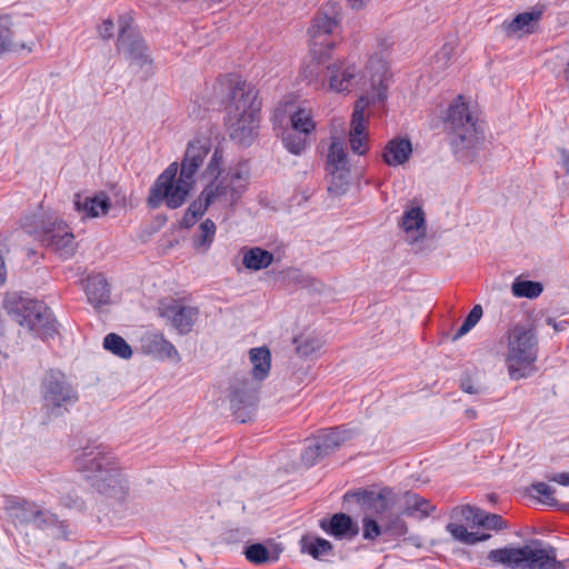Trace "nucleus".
<instances>
[{
  "label": "nucleus",
  "instance_id": "f257e3e1",
  "mask_svg": "<svg viewBox=\"0 0 569 569\" xmlns=\"http://www.w3.org/2000/svg\"><path fill=\"white\" fill-rule=\"evenodd\" d=\"M73 462L101 496L122 500L128 491V482L113 453L103 445L91 442L74 451Z\"/></svg>",
  "mask_w": 569,
  "mask_h": 569
},
{
  "label": "nucleus",
  "instance_id": "f03ea898",
  "mask_svg": "<svg viewBox=\"0 0 569 569\" xmlns=\"http://www.w3.org/2000/svg\"><path fill=\"white\" fill-rule=\"evenodd\" d=\"M488 560L510 569H569V558L558 560L557 549L539 539L529 540L520 547L493 549L489 551Z\"/></svg>",
  "mask_w": 569,
  "mask_h": 569
},
{
  "label": "nucleus",
  "instance_id": "7ed1b4c3",
  "mask_svg": "<svg viewBox=\"0 0 569 569\" xmlns=\"http://www.w3.org/2000/svg\"><path fill=\"white\" fill-rule=\"evenodd\" d=\"M221 166L222 154L214 150L206 169V176L212 177V180L203 188L202 193L210 206L230 208L247 190L249 169L246 163L238 164L221 176Z\"/></svg>",
  "mask_w": 569,
  "mask_h": 569
},
{
  "label": "nucleus",
  "instance_id": "20e7f679",
  "mask_svg": "<svg viewBox=\"0 0 569 569\" xmlns=\"http://www.w3.org/2000/svg\"><path fill=\"white\" fill-rule=\"evenodd\" d=\"M258 92L247 82H238L227 104V124L231 139L242 144L251 143L259 122Z\"/></svg>",
  "mask_w": 569,
  "mask_h": 569
},
{
  "label": "nucleus",
  "instance_id": "39448f33",
  "mask_svg": "<svg viewBox=\"0 0 569 569\" xmlns=\"http://www.w3.org/2000/svg\"><path fill=\"white\" fill-rule=\"evenodd\" d=\"M23 228L63 259L71 258L77 251L78 244L73 232L53 212L32 214L26 219Z\"/></svg>",
  "mask_w": 569,
  "mask_h": 569
},
{
  "label": "nucleus",
  "instance_id": "423d86ee",
  "mask_svg": "<svg viewBox=\"0 0 569 569\" xmlns=\"http://www.w3.org/2000/svg\"><path fill=\"white\" fill-rule=\"evenodd\" d=\"M538 340L532 330L515 326L508 333L506 365L509 377L520 380L531 377L536 371Z\"/></svg>",
  "mask_w": 569,
  "mask_h": 569
},
{
  "label": "nucleus",
  "instance_id": "0eeeda50",
  "mask_svg": "<svg viewBox=\"0 0 569 569\" xmlns=\"http://www.w3.org/2000/svg\"><path fill=\"white\" fill-rule=\"evenodd\" d=\"M3 307L21 327L39 336H47L54 331L50 310L38 300L11 292L6 296Z\"/></svg>",
  "mask_w": 569,
  "mask_h": 569
},
{
  "label": "nucleus",
  "instance_id": "6e6552de",
  "mask_svg": "<svg viewBox=\"0 0 569 569\" xmlns=\"http://www.w3.org/2000/svg\"><path fill=\"white\" fill-rule=\"evenodd\" d=\"M370 77V87L366 88V74L361 71L357 63L347 59H337L328 63L325 68V82L322 90L330 93L348 96L355 89H362L367 93L372 92L371 80L377 74L385 78L383 67Z\"/></svg>",
  "mask_w": 569,
  "mask_h": 569
},
{
  "label": "nucleus",
  "instance_id": "1a4fd4ad",
  "mask_svg": "<svg viewBox=\"0 0 569 569\" xmlns=\"http://www.w3.org/2000/svg\"><path fill=\"white\" fill-rule=\"evenodd\" d=\"M372 92L362 94L355 103L352 118L350 122L349 142L351 150L359 154H366L368 150V118L365 114L366 109L376 103H382L387 99V86L383 84L382 74H377L371 80Z\"/></svg>",
  "mask_w": 569,
  "mask_h": 569
},
{
  "label": "nucleus",
  "instance_id": "9d476101",
  "mask_svg": "<svg viewBox=\"0 0 569 569\" xmlns=\"http://www.w3.org/2000/svg\"><path fill=\"white\" fill-rule=\"evenodd\" d=\"M178 170V163L172 162L157 178L147 199L150 208L156 209L164 203L170 209H177L184 203L193 184L181 174L177 177Z\"/></svg>",
  "mask_w": 569,
  "mask_h": 569
},
{
  "label": "nucleus",
  "instance_id": "9b49d317",
  "mask_svg": "<svg viewBox=\"0 0 569 569\" xmlns=\"http://www.w3.org/2000/svg\"><path fill=\"white\" fill-rule=\"evenodd\" d=\"M342 19L341 6L328 2L320 8L308 29L310 52L318 59L329 54L335 48L330 36L339 28Z\"/></svg>",
  "mask_w": 569,
  "mask_h": 569
},
{
  "label": "nucleus",
  "instance_id": "f8f14e48",
  "mask_svg": "<svg viewBox=\"0 0 569 569\" xmlns=\"http://www.w3.org/2000/svg\"><path fill=\"white\" fill-rule=\"evenodd\" d=\"M40 393L43 408L50 417L62 416L78 401L77 390L59 370H48L43 375Z\"/></svg>",
  "mask_w": 569,
  "mask_h": 569
},
{
  "label": "nucleus",
  "instance_id": "ddd939ff",
  "mask_svg": "<svg viewBox=\"0 0 569 569\" xmlns=\"http://www.w3.org/2000/svg\"><path fill=\"white\" fill-rule=\"evenodd\" d=\"M446 124L456 153L473 149L481 140L476 120L461 97L449 106Z\"/></svg>",
  "mask_w": 569,
  "mask_h": 569
},
{
  "label": "nucleus",
  "instance_id": "4468645a",
  "mask_svg": "<svg viewBox=\"0 0 569 569\" xmlns=\"http://www.w3.org/2000/svg\"><path fill=\"white\" fill-rule=\"evenodd\" d=\"M159 315L179 335L186 336L192 331L194 323L199 319L200 311L197 307L184 306L179 301H172L161 305Z\"/></svg>",
  "mask_w": 569,
  "mask_h": 569
},
{
  "label": "nucleus",
  "instance_id": "2eb2a0df",
  "mask_svg": "<svg viewBox=\"0 0 569 569\" xmlns=\"http://www.w3.org/2000/svg\"><path fill=\"white\" fill-rule=\"evenodd\" d=\"M211 149L208 138H197L188 143L183 159L181 161L180 174L194 183V174L203 164Z\"/></svg>",
  "mask_w": 569,
  "mask_h": 569
},
{
  "label": "nucleus",
  "instance_id": "dca6fc26",
  "mask_svg": "<svg viewBox=\"0 0 569 569\" xmlns=\"http://www.w3.org/2000/svg\"><path fill=\"white\" fill-rule=\"evenodd\" d=\"M453 516L465 520L470 526L483 527L489 530H500L507 528V523L501 516L490 513L471 506H460L455 508Z\"/></svg>",
  "mask_w": 569,
  "mask_h": 569
},
{
  "label": "nucleus",
  "instance_id": "f3484780",
  "mask_svg": "<svg viewBox=\"0 0 569 569\" xmlns=\"http://www.w3.org/2000/svg\"><path fill=\"white\" fill-rule=\"evenodd\" d=\"M259 381L247 376H234L230 385L231 408L239 410L242 407L252 406L257 401Z\"/></svg>",
  "mask_w": 569,
  "mask_h": 569
},
{
  "label": "nucleus",
  "instance_id": "a211bd4d",
  "mask_svg": "<svg viewBox=\"0 0 569 569\" xmlns=\"http://www.w3.org/2000/svg\"><path fill=\"white\" fill-rule=\"evenodd\" d=\"M319 526L326 533L337 539L352 538L359 532L357 523L342 512L335 513L330 519H321Z\"/></svg>",
  "mask_w": 569,
  "mask_h": 569
},
{
  "label": "nucleus",
  "instance_id": "6ab92c4d",
  "mask_svg": "<svg viewBox=\"0 0 569 569\" xmlns=\"http://www.w3.org/2000/svg\"><path fill=\"white\" fill-rule=\"evenodd\" d=\"M412 143L409 138L396 137L387 142L382 159L390 167L403 166L412 154Z\"/></svg>",
  "mask_w": 569,
  "mask_h": 569
},
{
  "label": "nucleus",
  "instance_id": "aec40b11",
  "mask_svg": "<svg viewBox=\"0 0 569 569\" xmlns=\"http://www.w3.org/2000/svg\"><path fill=\"white\" fill-rule=\"evenodd\" d=\"M401 228L410 243L423 239L427 234V224L422 209L415 207L406 210L401 219Z\"/></svg>",
  "mask_w": 569,
  "mask_h": 569
},
{
  "label": "nucleus",
  "instance_id": "412c9836",
  "mask_svg": "<svg viewBox=\"0 0 569 569\" xmlns=\"http://www.w3.org/2000/svg\"><path fill=\"white\" fill-rule=\"evenodd\" d=\"M118 48H123L126 56L132 63L142 67L143 64L151 62L144 41L140 37L129 40L126 34L124 26H121L119 31Z\"/></svg>",
  "mask_w": 569,
  "mask_h": 569
},
{
  "label": "nucleus",
  "instance_id": "4be33fe9",
  "mask_svg": "<svg viewBox=\"0 0 569 569\" xmlns=\"http://www.w3.org/2000/svg\"><path fill=\"white\" fill-rule=\"evenodd\" d=\"M74 208L84 217L98 218L106 216L109 212L111 202L109 197L103 192L92 197H84L83 199L77 194L74 200Z\"/></svg>",
  "mask_w": 569,
  "mask_h": 569
},
{
  "label": "nucleus",
  "instance_id": "5701e85b",
  "mask_svg": "<svg viewBox=\"0 0 569 569\" xmlns=\"http://www.w3.org/2000/svg\"><path fill=\"white\" fill-rule=\"evenodd\" d=\"M4 509L16 525L30 523L34 519V515H39V506L17 497L9 498Z\"/></svg>",
  "mask_w": 569,
  "mask_h": 569
},
{
  "label": "nucleus",
  "instance_id": "b1692460",
  "mask_svg": "<svg viewBox=\"0 0 569 569\" xmlns=\"http://www.w3.org/2000/svg\"><path fill=\"white\" fill-rule=\"evenodd\" d=\"M88 301L93 307L107 305L110 298V289L106 278L101 274L89 276L83 283Z\"/></svg>",
  "mask_w": 569,
  "mask_h": 569
},
{
  "label": "nucleus",
  "instance_id": "393cba45",
  "mask_svg": "<svg viewBox=\"0 0 569 569\" xmlns=\"http://www.w3.org/2000/svg\"><path fill=\"white\" fill-rule=\"evenodd\" d=\"M353 496L362 501L370 512L376 515H383L391 506V492L389 490L379 493L363 490L353 493Z\"/></svg>",
  "mask_w": 569,
  "mask_h": 569
},
{
  "label": "nucleus",
  "instance_id": "a878e982",
  "mask_svg": "<svg viewBox=\"0 0 569 569\" xmlns=\"http://www.w3.org/2000/svg\"><path fill=\"white\" fill-rule=\"evenodd\" d=\"M252 365V379L256 381L264 380L271 368V356L267 347L252 348L249 352Z\"/></svg>",
  "mask_w": 569,
  "mask_h": 569
},
{
  "label": "nucleus",
  "instance_id": "bb28decb",
  "mask_svg": "<svg viewBox=\"0 0 569 569\" xmlns=\"http://www.w3.org/2000/svg\"><path fill=\"white\" fill-rule=\"evenodd\" d=\"M273 253L260 247L242 250V264L253 271L268 268L273 262Z\"/></svg>",
  "mask_w": 569,
  "mask_h": 569
},
{
  "label": "nucleus",
  "instance_id": "cd10ccee",
  "mask_svg": "<svg viewBox=\"0 0 569 569\" xmlns=\"http://www.w3.org/2000/svg\"><path fill=\"white\" fill-rule=\"evenodd\" d=\"M144 348L161 359H179V352L176 347L161 333L149 335L146 339Z\"/></svg>",
  "mask_w": 569,
  "mask_h": 569
},
{
  "label": "nucleus",
  "instance_id": "c85d7f7f",
  "mask_svg": "<svg viewBox=\"0 0 569 569\" xmlns=\"http://www.w3.org/2000/svg\"><path fill=\"white\" fill-rule=\"evenodd\" d=\"M436 507L428 500L415 492H407L402 513L420 519L428 517Z\"/></svg>",
  "mask_w": 569,
  "mask_h": 569
},
{
  "label": "nucleus",
  "instance_id": "c756f323",
  "mask_svg": "<svg viewBox=\"0 0 569 569\" xmlns=\"http://www.w3.org/2000/svg\"><path fill=\"white\" fill-rule=\"evenodd\" d=\"M542 16V11H528L517 14L508 24H507V33L508 34H517V33H530L535 30L536 24L540 20Z\"/></svg>",
  "mask_w": 569,
  "mask_h": 569
},
{
  "label": "nucleus",
  "instance_id": "7c9ffc66",
  "mask_svg": "<svg viewBox=\"0 0 569 569\" xmlns=\"http://www.w3.org/2000/svg\"><path fill=\"white\" fill-rule=\"evenodd\" d=\"M37 528L40 529H47L49 527H54L57 529V532L53 533L57 538H63L67 539L69 536L68 531V525L64 521L58 520V518L49 512L48 510H44L39 507V515H34V519L30 522Z\"/></svg>",
  "mask_w": 569,
  "mask_h": 569
},
{
  "label": "nucleus",
  "instance_id": "2f4dec72",
  "mask_svg": "<svg viewBox=\"0 0 569 569\" xmlns=\"http://www.w3.org/2000/svg\"><path fill=\"white\" fill-rule=\"evenodd\" d=\"M350 439V435L346 430H327L322 431L317 438L316 441L319 447L322 449V452L327 456L339 448L343 442Z\"/></svg>",
  "mask_w": 569,
  "mask_h": 569
},
{
  "label": "nucleus",
  "instance_id": "473e14b6",
  "mask_svg": "<svg viewBox=\"0 0 569 569\" xmlns=\"http://www.w3.org/2000/svg\"><path fill=\"white\" fill-rule=\"evenodd\" d=\"M301 551L315 559H322L332 551V545L323 538L305 536L300 540Z\"/></svg>",
  "mask_w": 569,
  "mask_h": 569
},
{
  "label": "nucleus",
  "instance_id": "72a5a7b5",
  "mask_svg": "<svg viewBox=\"0 0 569 569\" xmlns=\"http://www.w3.org/2000/svg\"><path fill=\"white\" fill-rule=\"evenodd\" d=\"M290 123L295 131L308 136L316 130V122L309 109L298 108L290 116Z\"/></svg>",
  "mask_w": 569,
  "mask_h": 569
},
{
  "label": "nucleus",
  "instance_id": "f704fd0d",
  "mask_svg": "<svg viewBox=\"0 0 569 569\" xmlns=\"http://www.w3.org/2000/svg\"><path fill=\"white\" fill-rule=\"evenodd\" d=\"M330 181L328 191L333 196L343 194L349 187L350 182V169L349 168H336L328 170Z\"/></svg>",
  "mask_w": 569,
  "mask_h": 569
},
{
  "label": "nucleus",
  "instance_id": "c9c22d12",
  "mask_svg": "<svg viewBox=\"0 0 569 569\" xmlns=\"http://www.w3.org/2000/svg\"><path fill=\"white\" fill-rule=\"evenodd\" d=\"M447 530L458 541L466 545H475L479 541L488 540L491 536L489 533L479 535L470 532L463 525L450 522L447 525Z\"/></svg>",
  "mask_w": 569,
  "mask_h": 569
},
{
  "label": "nucleus",
  "instance_id": "e433bc0d",
  "mask_svg": "<svg viewBox=\"0 0 569 569\" xmlns=\"http://www.w3.org/2000/svg\"><path fill=\"white\" fill-rule=\"evenodd\" d=\"M103 347L112 355L122 359H130L132 356L131 347L117 333H108L103 339Z\"/></svg>",
  "mask_w": 569,
  "mask_h": 569
},
{
  "label": "nucleus",
  "instance_id": "4c0bfd02",
  "mask_svg": "<svg viewBox=\"0 0 569 569\" xmlns=\"http://www.w3.org/2000/svg\"><path fill=\"white\" fill-rule=\"evenodd\" d=\"M327 164L328 170L336 168H349L348 157L343 143L338 140V138H333L330 143L327 156Z\"/></svg>",
  "mask_w": 569,
  "mask_h": 569
},
{
  "label": "nucleus",
  "instance_id": "58836bf2",
  "mask_svg": "<svg viewBox=\"0 0 569 569\" xmlns=\"http://www.w3.org/2000/svg\"><path fill=\"white\" fill-rule=\"evenodd\" d=\"M246 558L254 565H264L276 562L279 559L278 553H271L262 543H253L246 548Z\"/></svg>",
  "mask_w": 569,
  "mask_h": 569
},
{
  "label": "nucleus",
  "instance_id": "ea45409f",
  "mask_svg": "<svg viewBox=\"0 0 569 569\" xmlns=\"http://www.w3.org/2000/svg\"><path fill=\"white\" fill-rule=\"evenodd\" d=\"M543 287L540 282L516 279L511 286L515 297L535 299L541 295Z\"/></svg>",
  "mask_w": 569,
  "mask_h": 569
},
{
  "label": "nucleus",
  "instance_id": "a19ab883",
  "mask_svg": "<svg viewBox=\"0 0 569 569\" xmlns=\"http://www.w3.org/2000/svg\"><path fill=\"white\" fill-rule=\"evenodd\" d=\"M209 207L210 203L207 201V199H204V196L201 192L198 199L189 204L183 216V226L187 228L192 227Z\"/></svg>",
  "mask_w": 569,
  "mask_h": 569
},
{
  "label": "nucleus",
  "instance_id": "79ce46f5",
  "mask_svg": "<svg viewBox=\"0 0 569 569\" xmlns=\"http://www.w3.org/2000/svg\"><path fill=\"white\" fill-rule=\"evenodd\" d=\"M297 352L303 357L311 356L321 349L323 341L318 336H300L295 339Z\"/></svg>",
  "mask_w": 569,
  "mask_h": 569
},
{
  "label": "nucleus",
  "instance_id": "37998d69",
  "mask_svg": "<svg viewBox=\"0 0 569 569\" xmlns=\"http://www.w3.org/2000/svg\"><path fill=\"white\" fill-rule=\"evenodd\" d=\"M282 142L284 148L296 156L301 154L308 146L307 136L298 131L286 133L282 138Z\"/></svg>",
  "mask_w": 569,
  "mask_h": 569
},
{
  "label": "nucleus",
  "instance_id": "c03bdc74",
  "mask_svg": "<svg viewBox=\"0 0 569 569\" xmlns=\"http://www.w3.org/2000/svg\"><path fill=\"white\" fill-rule=\"evenodd\" d=\"M216 234V224L212 220L206 219L199 226V236L194 239L197 248H204L206 250L211 246Z\"/></svg>",
  "mask_w": 569,
  "mask_h": 569
},
{
  "label": "nucleus",
  "instance_id": "a18cd8bd",
  "mask_svg": "<svg viewBox=\"0 0 569 569\" xmlns=\"http://www.w3.org/2000/svg\"><path fill=\"white\" fill-rule=\"evenodd\" d=\"M532 497L538 499L540 502L548 506H557L558 501L555 498V489L545 482H536L530 487Z\"/></svg>",
  "mask_w": 569,
  "mask_h": 569
},
{
  "label": "nucleus",
  "instance_id": "49530a36",
  "mask_svg": "<svg viewBox=\"0 0 569 569\" xmlns=\"http://www.w3.org/2000/svg\"><path fill=\"white\" fill-rule=\"evenodd\" d=\"M301 77L307 83L313 87L316 90H322L325 77L321 79L319 77V64L318 62L310 61L306 66L302 67Z\"/></svg>",
  "mask_w": 569,
  "mask_h": 569
},
{
  "label": "nucleus",
  "instance_id": "de8ad7c7",
  "mask_svg": "<svg viewBox=\"0 0 569 569\" xmlns=\"http://www.w3.org/2000/svg\"><path fill=\"white\" fill-rule=\"evenodd\" d=\"M11 19L8 16H0V57L12 47Z\"/></svg>",
  "mask_w": 569,
  "mask_h": 569
},
{
  "label": "nucleus",
  "instance_id": "09e8293b",
  "mask_svg": "<svg viewBox=\"0 0 569 569\" xmlns=\"http://www.w3.org/2000/svg\"><path fill=\"white\" fill-rule=\"evenodd\" d=\"M482 307L480 305H476L468 313L461 327L455 333L453 340H458L466 333H468L479 322V320L482 317Z\"/></svg>",
  "mask_w": 569,
  "mask_h": 569
},
{
  "label": "nucleus",
  "instance_id": "8fccbe9b",
  "mask_svg": "<svg viewBox=\"0 0 569 569\" xmlns=\"http://www.w3.org/2000/svg\"><path fill=\"white\" fill-rule=\"evenodd\" d=\"M362 527L363 538L368 540H375L382 531L377 520L372 519L370 516H366L362 519Z\"/></svg>",
  "mask_w": 569,
  "mask_h": 569
},
{
  "label": "nucleus",
  "instance_id": "3c124183",
  "mask_svg": "<svg viewBox=\"0 0 569 569\" xmlns=\"http://www.w3.org/2000/svg\"><path fill=\"white\" fill-rule=\"evenodd\" d=\"M326 456L317 441L312 446L307 447L301 453V459L306 466H313L319 458Z\"/></svg>",
  "mask_w": 569,
  "mask_h": 569
},
{
  "label": "nucleus",
  "instance_id": "603ef678",
  "mask_svg": "<svg viewBox=\"0 0 569 569\" xmlns=\"http://www.w3.org/2000/svg\"><path fill=\"white\" fill-rule=\"evenodd\" d=\"M385 531L390 532L395 536H403L408 531L406 522L400 518L396 517L388 525L385 526Z\"/></svg>",
  "mask_w": 569,
  "mask_h": 569
},
{
  "label": "nucleus",
  "instance_id": "864d4df0",
  "mask_svg": "<svg viewBox=\"0 0 569 569\" xmlns=\"http://www.w3.org/2000/svg\"><path fill=\"white\" fill-rule=\"evenodd\" d=\"M98 33L101 39L109 40L113 37L114 33V23L112 19L108 18L104 19L99 26H98Z\"/></svg>",
  "mask_w": 569,
  "mask_h": 569
},
{
  "label": "nucleus",
  "instance_id": "5fc2aeb1",
  "mask_svg": "<svg viewBox=\"0 0 569 569\" xmlns=\"http://www.w3.org/2000/svg\"><path fill=\"white\" fill-rule=\"evenodd\" d=\"M461 389L469 395H477L481 391L479 383L475 382L470 377L461 380Z\"/></svg>",
  "mask_w": 569,
  "mask_h": 569
},
{
  "label": "nucleus",
  "instance_id": "6e6d98bb",
  "mask_svg": "<svg viewBox=\"0 0 569 569\" xmlns=\"http://www.w3.org/2000/svg\"><path fill=\"white\" fill-rule=\"evenodd\" d=\"M452 53H453V48L447 43V44L442 46L440 51L437 53L436 58L438 61L443 60V66H445L450 61Z\"/></svg>",
  "mask_w": 569,
  "mask_h": 569
},
{
  "label": "nucleus",
  "instance_id": "4d7b16f0",
  "mask_svg": "<svg viewBox=\"0 0 569 569\" xmlns=\"http://www.w3.org/2000/svg\"><path fill=\"white\" fill-rule=\"evenodd\" d=\"M549 481L559 483L561 486H569V472L555 473L548 477Z\"/></svg>",
  "mask_w": 569,
  "mask_h": 569
},
{
  "label": "nucleus",
  "instance_id": "13d9d810",
  "mask_svg": "<svg viewBox=\"0 0 569 569\" xmlns=\"http://www.w3.org/2000/svg\"><path fill=\"white\" fill-rule=\"evenodd\" d=\"M346 2L351 10L360 11L369 4L370 0H346Z\"/></svg>",
  "mask_w": 569,
  "mask_h": 569
},
{
  "label": "nucleus",
  "instance_id": "bf43d9fd",
  "mask_svg": "<svg viewBox=\"0 0 569 569\" xmlns=\"http://www.w3.org/2000/svg\"><path fill=\"white\" fill-rule=\"evenodd\" d=\"M7 280V267L3 257V248L0 246V286Z\"/></svg>",
  "mask_w": 569,
  "mask_h": 569
},
{
  "label": "nucleus",
  "instance_id": "052dcab7",
  "mask_svg": "<svg viewBox=\"0 0 569 569\" xmlns=\"http://www.w3.org/2000/svg\"><path fill=\"white\" fill-rule=\"evenodd\" d=\"M547 323L549 326H551L555 329V331H563L567 328V325H568L567 321L557 322V321H555L551 318H549L547 320Z\"/></svg>",
  "mask_w": 569,
  "mask_h": 569
},
{
  "label": "nucleus",
  "instance_id": "680f3d73",
  "mask_svg": "<svg viewBox=\"0 0 569 569\" xmlns=\"http://www.w3.org/2000/svg\"><path fill=\"white\" fill-rule=\"evenodd\" d=\"M565 162H566L567 168L569 169V156L566 157Z\"/></svg>",
  "mask_w": 569,
  "mask_h": 569
}]
</instances>
